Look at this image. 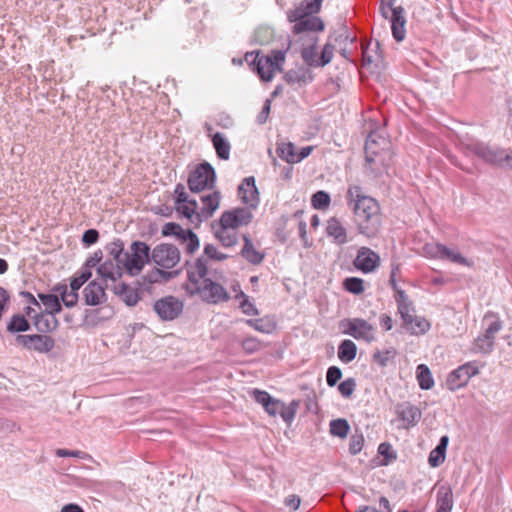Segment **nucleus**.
<instances>
[{"label":"nucleus","instance_id":"nucleus-1","mask_svg":"<svg viewBox=\"0 0 512 512\" xmlns=\"http://www.w3.org/2000/svg\"><path fill=\"white\" fill-rule=\"evenodd\" d=\"M347 201L354 212V221L359 233L366 237H374L381 226L380 206L378 202L362 194L358 185L350 186L347 191Z\"/></svg>","mask_w":512,"mask_h":512},{"label":"nucleus","instance_id":"nucleus-2","mask_svg":"<svg viewBox=\"0 0 512 512\" xmlns=\"http://www.w3.org/2000/svg\"><path fill=\"white\" fill-rule=\"evenodd\" d=\"M390 142L376 132H371L365 142V160L375 175L382 174L391 161Z\"/></svg>","mask_w":512,"mask_h":512},{"label":"nucleus","instance_id":"nucleus-3","mask_svg":"<svg viewBox=\"0 0 512 512\" xmlns=\"http://www.w3.org/2000/svg\"><path fill=\"white\" fill-rule=\"evenodd\" d=\"M229 255L220 252L213 244H205L203 254L199 256L193 263L186 261L188 280L191 284H197L201 278L208 274V261H224Z\"/></svg>","mask_w":512,"mask_h":512},{"label":"nucleus","instance_id":"nucleus-4","mask_svg":"<svg viewBox=\"0 0 512 512\" xmlns=\"http://www.w3.org/2000/svg\"><path fill=\"white\" fill-rule=\"evenodd\" d=\"M152 250L143 241L136 240L130 244L129 251L124 257V268L130 276L139 275L144 267L152 262Z\"/></svg>","mask_w":512,"mask_h":512},{"label":"nucleus","instance_id":"nucleus-5","mask_svg":"<svg viewBox=\"0 0 512 512\" xmlns=\"http://www.w3.org/2000/svg\"><path fill=\"white\" fill-rule=\"evenodd\" d=\"M309 41L310 43L308 45H304L300 50L303 62L311 68L324 67L329 64L333 59L335 46L330 43H326L320 53V56H318V37L311 36Z\"/></svg>","mask_w":512,"mask_h":512},{"label":"nucleus","instance_id":"nucleus-6","mask_svg":"<svg viewBox=\"0 0 512 512\" xmlns=\"http://www.w3.org/2000/svg\"><path fill=\"white\" fill-rule=\"evenodd\" d=\"M216 183V172L213 166L204 161L198 164L190 173L187 179L188 188L193 193H199L206 189L214 188Z\"/></svg>","mask_w":512,"mask_h":512},{"label":"nucleus","instance_id":"nucleus-7","mask_svg":"<svg viewBox=\"0 0 512 512\" xmlns=\"http://www.w3.org/2000/svg\"><path fill=\"white\" fill-rule=\"evenodd\" d=\"M394 299L397 304V313L401 318L399 333L414 335L416 333V316L413 300L405 291H397V295H394Z\"/></svg>","mask_w":512,"mask_h":512},{"label":"nucleus","instance_id":"nucleus-8","mask_svg":"<svg viewBox=\"0 0 512 512\" xmlns=\"http://www.w3.org/2000/svg\"><path fill=\"white\" fill-rule=\"evenodd\" d=\"M471 151L485 163L495 166H502L503 163H506L512 168V153L508 150L485 143H475L471 146Z\"/></svg>","mask_w":512,"mask_h":512},{"label":"nucleus","instance_id":"nucleus-9","mask_svg":"<svg viewBox=\"0 0 512 512\" xmlns=\"http://www.w3.org/2000/svg\"><path fill=\"white\" fill-rule=\"evenodd\" d=\"M202 285L193 284L194 290L190 291L191 294H199L203 301L209 304H218L220 302H227L230 296L227 290L219 283L214 282L206 276L201 278Z\"/></svg>","mask_w":512,"mask_h":512},{"label":"nucleus","instance_id":"nucleus-10","mask_svg":"<svg viewBox=\"0 0 512 512\" xmlns=\"http://www.w3.org/2000/svg\"><path fill=\"white\" fill-rule=\"evenodd\" d=\"M152 262L163 269L174 268L181 259L178 247L169 243H160L152 249Z\"/></svg>","mask_w":512,"mask_h":512},{"label":"nucleus","instance_id":"nucleus-11","mask_svg":"<svg viewBox=\"0 0 512 512\" xmlns=\"http://www.w3.org/2000/svg\"><path fill=\"white\" fill-rule=\"evenodd\" d=\"M183 302L177 297L169 295L154 302L153 309L162 321H172L183 311Z\"/></svg>","mask_w":512,"mask_h":512},{"label":"nucleus","instance_id":"nucleus-12","mask_svg":"<svg viewBox=\"0 0 512 512\" xmlns=\"http://www.w3.org/2000/svg\"><path fill=\"white\" fill-rule=\"evenodd\" d=\"M342 327L344 328L343 333L352 336L356 340L370 343L375 339L374 327L364 319H348L342 323Z\"/></svg>","mask_w":512,"mask_h":512},{"label":"nucleus","instance_id":"nucleus-13","mask_svg":"<svg viewBox=\"0 0 512 512\" xmlns=\"http://www.w3.org/2000/svg\"><path fill=\"white\" fill-rule=\"evenodd\" d=\"M380 12L381 15L389 19L391 22V29L393 37L396 41H402L405 37V19L402 15L403 8L402 7H394V5H383L382 1H380Z\"/></svg>","mask_w":512,"mask_h":512},{"label":"nucleus","instance_id":"nucleus-14","mask_svg":"<svg viewBox=\"0 0 512 512\" xmlns=\"http://www.w3.org/2000/svg\"><path fill=\"white\" fill-rule=\"evenodd\" d=\"M479 373L478 366L473 362L465 363L453 370L447 377L446 385L451 391L464 387L470 378Z\"/></svg>","mask_w":512,"mask_h":512},{"label":"nucleus","instance_id":"nucleus-15","mask_svg":"<svg viewBox=\"0 0 512 512\" xmlns=\"http://www.w3.org/2000/svg\"><path fill=\"white\" fill-rule=\"evenodd\" d=\"M15 341L18 345L28 350H35L40 353H47L55 346L54 339L42 333L33 335L19 334L16 336Z\"/></svg>","mask_w":512,"mask_h":512},{"label":"nucleus","instance_id":"nucleus-16","mask_svg":"<svg viewBox=\"0 0 512 512\" xmlns=\"http://www.w3.org/2000/svg\"><path fill=\"white\" fill-rule=\"evenodd\" d=\"M253 214L248 208H234L224 211L219 219V225L235 230L251 223Z\"/></svg>","mask_w":512,"mask_h":512},{"label":"nucleus","instance_id":"nucleus-17","mask_svg":"<svg viewBox=\"0 0 512 512\" xmlns=\"http://www.w3.org/2000/svg\"><path fill=\"white\" fill-rule=\"evenodd\" d=\"M502 329L500 320L492 321L485 332L474 340L473 350L477 353L489 354L494 348L496 334Z\"/></svg>","mask_w":512,"mask_h":512},{"label":"nucleus","instance_id":"nucleus-18","mask_svg":"<svg viewBox=\"0 0 512 512\" xmlns=\"http://www.w3.org/2000/svg\"><path fill=\"white\" fill-rule=\"evenodd\" d=\"M245 60L254 66V69L262 80H272L275 70L272 64V57L261 55L259 51L248 52L245 55Z\"/></svg>","mask_w":512,"mask_h":512},{"label":"nucleus","instance_id":"nucleus-19","mask_svg":"<svg viewBox=\"0 0 512 512\" xmlns=\"http://www.w3.org/2000/svg\"><path fill=\"white\" fill-rule=\"evenodd\" d=\"M297 14L294 12H288V19L290 22H295L293 26V33L300 34L306 31H323L325 28L324 22L317 16H303L299 19H295Z\"/></svg>","mask_w":512,"mask_h":512},{"label":"nucleus","instance_id":"nucleus-20","mask_svg":"<svg viewBox=\"0 0 512 512\" xmlns=\"http://www.w3.org/2000/svg\"><path fill=\"white\" fill-rule=\"evenodd\" d=\"M379 255L368 247H361L354 259V266L363 273H370L379 265Z\"/></svg>","mask_w":512,"mask_h":512},{"label":"nucleus","instance_id":"nucleus-21","mask_svg":"<svg viewBox=\"0 0 512 512\" xmlns=\"http://www.w3.org/2000/svg\"><path fill=\"white\" fill-rule=\"evenodd\" d=\"M238 192L243 203L251 208H256L259 203V192L256 187L255 178L249 176L243 179L238 187Z\"/></svg>","mask_w":512,"mask_h":512},{"label":"nucleus","instance_id":"nucleus-22","mask_svg":"<svg viewBox=\"0 0 512 512\" xmlns=\"http://www.w3.org/2000/svg\"><path fill=\"white\" fill-rule=\"evenodd\" d=\"M221 200V193L219 191H214L212 193L203 195L201 197V202L203 204L200 211L197 213V221L201 222L203 220H208L214 214V212L219 208Z\"/></svg>","mask_w":512,"mask_h":512},{"label":"nucleus","instance_id":"nucleus-23","mask_svg":"<svg viewBox=\"0 0 512 512\" xmlns=\"http://www.w3.org/2000/svg\"><path fill=\"white\" fill-rule=\"evenodd\" d=\"M32 322L35 329L42 334L53 332L59 326L56 314L52 312H40L36 313L32 317Z\"/></svg>","mask_w":512,"mask_h":512},{"label":"nucleus","instance_id":"nucleus-24","mask_svg":"<svg viewBox=\"0 0 512 512\" xmlns=\"http://www.w3.org/2000/svg\"><path fill=\"white\" fill-rule=\"evenodd\" d=\"M112 290L127 306H135L140 300L138 288L124 282L115 284Z\"/></svg>","mask_w":512,"mask_h":512},{"label":"nucleus","instance_id":"nucleus-25","mask_svg":"<svg viewBox=\"0 0 512 512\" xmlns=\"http://www.w3.org/2000/svg\"><path fill=\"white\" fill-rule=\"evenodd\" d=\"M111 259H107L97 267V274L103 280H112L115 282L120 279L123 275L124 267Z\"/></svg>","mask_w":512,"mask_h":512},{"label":"nucleus","instance_id":"nucleus-26","mask_svg":"<svg viewBox=\"0 0 512 512\" xmlns=\"http://www.w3.org/2000/svg\"><path fill=\"white\" fill-rule=\"evenodd\" d=\"M83 297L86 305L97 306L105 300V289L96 281H92L84 288Z\"/></svg>","mask_w":512,"mask_h":512},{"label":"nucleus","instance_id":"nucleus-27","mask_svg":"<svg viewBox=\"0 0 512 512\" xmlns=\"http://www.w3.org/2000/svg\"><path fill=\"white\" fill-rule=\"evenodd\" d=\"M395 412L398 420L401 422V427L408 428L409 426L414 425L416 411L411 403L403 402L397 404Z\"/></svg>","mask_w":512,"mask_h":512},{"label":"nucleus","instance_id":"nucleus-28","mask_svg":"<svg viewBox=\"0 0 512 512\" xmlns=\"http://www.w3.org/2000/svg\"><path fill=\"white\" fill-rule=\"evenodd\" d=\"M448 443L449 437L444 435L440 438L438 445L430 452L428 463L431 467H438L445 461Z\"/></svg>","mask_w":512,"mask_h":512},{"label":"nucleus","instance_id":"nucleus-29","mask_svg":"<svg viewBox=\"0 0 512 512\" xmlns=\"http://www.w3.org/2000/svg\"><path fill=\"white\" fill-rule=\"evenodd\" d=\"M244 246L241 249V256L253 265L260 264L264 259V254L254 248V245L248 235H243Z\"/></svg>","mask_w":512,"mask_h":512},{"label":"nucleus","instance_id":"nucleus-30","mask_svg":"<svg viewBox=\"0 0 512 512\" xmlns=\"http://www.w3.org/2000/svg\"><path fill=\"white\" fill-rule=\"evenodd\" d=\"M284 80L288 84H307L313 80L310 71L307 68L299 67L288 70L284 75Z\"/></svg>","mask_w":512,"mask_h":512},{"label":"nucleus","instance_id":"nucleus-31","mask_svg":"<svg viewBox=\"0 0 512 512\" xmlns=\"http://www.w3.org/2000/svg\"><path fill=\"white\" fill-rule=\"evenodd\" d=\"M211 141L216 151L218 158L228 160L230 157V143L221 132H216L212 135Z\"/></svg>","mask_w":512,"mask_h":512},{"label":"nucleus","instance_id":"nucleus-32","mask_svg":"<svg viewBox=\"0 0 512 512\" xmlns=\"http://www.w3.org/2000/svg\"><path fill=\"white\" fill-rule=\"evenodd\" d=\"M323 0H303L294 10H290V12H294L297 14L295 19H299L303 16H314L321 10Z\"/></svg>","mask_w":512,"mask_h":512},{"label":"nucleus","instance_id":"nucleus-33","mask_svg":"<svg viewBox=\"0 0 512 512\" xmlns=\"http://www.w3.org/2000/svg\"><path fill=\"white\" fill-rule=\"evenodd\" d=\"M327 235L333 237L337 244H345L347 242L346 229L336 218L328 220L326 227Z\"/></svg>","mask_w":512,"mask_h":512},{"label":"nucleus","instance_id":"nucleus-34","mask_svg":"<svg viewBox=\"0 0 512 512\" xmlns=\"http://www.w3.org/2000/svg\"><path fill=\"white\" fill-rule=\"evenodd\" d=\"M453 493L450 487L441 486L437 492V512H451Z\"/></svg>","mask_w":512,"mask_h":512},{"label":"nucleus","instance_id":"nucleus-35","mask_svg":"<svg viewBox=\"0 0 512 512\" xmlns=\"http://www.w3.org/2000/svg\"><path fill=\"white\" fill-rule=\"evenodd\" d=\"M214 235L224 248L233 247L238 243L237 233L231 228H224V226L218 224Z\"/></svg>","mask_w":512,"mask_h":512},{"label":"nucleus","instance_id":"nucleus-36","mask_svg":"<svg viewBox=\"0 0 512 512\" xmlns=\"http://www.w3.org/2000/svg\"><path fill=\"white\" fill-rule=\"evenodd\" d=\"M105 250L110 256L111 260L122 264L121 267H124V257L126 256L127 251H125L124 243L121 239H115L114 241L108 243L105 246Z\"/></svg>","mask_w":512,"mask_h":512},{"label":"nucleus","instance_id":"nucleus-37","mask_svg":"<svg viewBox=\"0 0 512 512\" xmlns=\"http://www.w3.org/2000/svg\"><path fill=\"white\" fill-rule=\"evenodd\" d=\"M7 331L11 334H17L29 331L31 324L23 314H13L7 323Z\"/></svg>","mask_w":512,"mask_h":512},{"label":"nucleus","instance_id":"nucleus-38","mask_svg":"<svg viewBox=\"0 0 512 512\" xmlns=\"http://www.w3.org/2000/svg\"><path fill=\"white\" fill-rule=\"evenodd\" d=\"M178 242L183 245L184 251L188 255L194 254L200 247V240L191 229H186Z\"/></svg>","mask_w":512,"mask_h":512},{"label":"nucleus","instance_id":"nucleus-39","mask_svg":"<svg viewBox=\"0 0 512 512\" xmlns=\"http://www.w3.org/2000/svg\"><path fill=\"white\" fill-rule=\"evenodd\" d=\"M357 355L356 344L349 339L343 340L338 347V358L344 362L349 363L355 359Z\"/></svg>","mask_w":512,"mask_h":512},{"label":"nucleus","instance_id":"nucleus-40","mask_svg":"<svg viewBox=\"0 0 512 512\" xmlns=\"http://www.w3.org/2000/svg\"><path fill=\"white\" fill-rule=\"evenodd\" d=\"M38 299L46 307L43 312H52V314H59L62 311V304L57 294L39 293Z\"/></svg>","mask_w":512,"mask_h":512},{"label":"nucleus","instance_id":"nucleus-41","mask_svg":"<svg viewBox=\"0 0 512 512\" xmlns=\"http://www.w3.org/2000/svg\"><path fill=\"white\" fill-rule=\"evenodd\" d=\"M329 427L331 435L342 439L347 437L350 430V425L344 418L331 420Z\"/></svg>","mask_w":512,"mask_h":512},{"label":"nucleus","instance_id":"nucleus-42","mask_svg":"<svg viewBox=\"0 0 512 512\" xmlns=\"http://www.w3.org/2000/svg\"><path fill=\"white\" fill-rule=\"evenodd\" d=\"M299 404L300 402L298 400H292L288 405L282 401V407L281 410H279V415L286 424L290 425L295 419Z\"/></svg>","mask_w":512,"mask_h":512},{"label":"nucleus","instance_id":"nucleus-43","mask_svg":"<svg viewBox=\"0 0 512 512\" xmlns=\"http://www.w3.org/2000/svg\"><path fill=\"white\" fill-rule=\"evenodd\" d=\"M418 385L424 390H429L434 386L432 374L425 364L418 365Z\"/></svg>","mask_w":512,"mask_h":512},{"label":"nucleus","instance_id":"nucleus-44","mask_svg":"<svg viewBox=\"0 0 512 512\" xmlns=\"http://www.w3.org/2000/svg\"><path fill=\"white\" fill-rule=\"evenodd\" d=\"M441 259L449 260L453 263L467 266V267H470L473 264L470 260L463 257L459 251H457L455 249L448 248L446 246H444V248L442 250V258Z\"/></svg>","mask_w":512,"mask_h":512},{"label":"nucleus","instance_id":"nucleus-45","mask_svg":"<svg viewBox=\"0 0 512 512\" xmlns=\"http://www.w3.org/2000/svg\"><path fill=\"white\" fill-rule=\"evenodd\" d=\"M276 152L278 156L287 163H296V150L293 143H281L278 145Z\"/></svg>","mask_w":512,"mask_h":512},{"label":"nucleus","instance_id":"nucleus-46","mask_svg":"<svg viewBox=\"0 0 512 512\" xmlns=\"http://www.w3.org/2000/svg\"><path fill=\"white\" fill-rule=\"evenodd\" d=\"M331 202L329 193L323 190H319L312 195L311 203L315 209L323 210L326 209Z\"/></svg>","mask_w":512,"mask_h":512},{"label":"nucleus","instance_id":"nucleus-47","mask_svg":"<svg viewBox=\"0 0 512 512\" xmlns=\"http://www.w3.org/2000/svg\"><path fill=\"white\" fill-rule=\"evenodd\" d=\"M343 287L346 291L359 295L364 291V281L358 277H348L344 280Z\"/></svg>","mask_w":512,"mask_h":512},{"label":"nucleus","instance_id":"nucleus-48","mask_svg":"<svg viewBox=\"0 0 512 512\" xmlns=\"http://www.w3.org/2000/svg\"><path fill=\"white\" fill-rule=\"evenodd\" d=\"M185 230L186 229L182 228L181 225H179L178 223L168 222L163 225L161 234L164 237L174 236L176 240L179 241L180 238L185 233Z\"/></svg>","mask_w":512,"mask_h":512},{"label":"nucleus","instance_id":"nucleus-49","mask_svg":"<svg viewBox=\"0 0 512 512\" xmlns=\"http://www.w3.org/2000/svg\"><path fill=\"white\" fill-rule=\"evenodd\" d=\"M198 207V204H197V201L196 200H191L185 204H177L175 206L177 212H179L182 216H184L185 218L193 221V217L195 216L197 218V213L196 212V209Z\"/></svg>","mask_w":512,"mask_h":512},{"label":"nucleus","instance_id":"nucleus-50","mask_svg":"<svg viewBox=\"0 0 512 512\" xmlns=\"http://www.w3.org/2000/svg\"><path fill=\"white\" fill-rule=\"evenodd\" d=\"M378 453L384 457V460L381 462L382 465H388L396 459V453L388 442H383L378 446Z\"/></svg>","mask_w":512,"mask_h":512},{"label":"nucleus","instance_id":"nucleus-51","mask_svg":"<svg viewBox=\"0 0 512 512\" xmlns=\"http://www.w3.org/2000/svg\"><path fill=\"white\" fill-rule=\"evenodd\" d=\"M355 388L356 382L354 378H348L338 385L340 394L345 398H349L353 394Z\"/></svg>","mask_w":512,"mask_h":512},{"label":"nucleus","instance_id":"nucleus-52","mask_svg":"<svg viewBox=\"0 0 512 512\" xmlns=\"http://www.w3.org/2000/svg\"><path fill=\"white\" fill-rule=\"evenodd\" d=\"M342 377V371L337 366H331L327 369L326 383L329 387H334Z\"/></svg>","mask_w":512,"mask_h":512},{"label":"nucleus","instance_id":"nucleus-53","mask_svg":"<svg viewBox=\"0 0 512 512\" xmlns=\"http://www.w3.org/2000/svg\"><path fill=\"white\" fill-rule=\"evenodd\" d=\"M444 245L438 243H429L423 247L424 254L432 258H442Z\"/></svg>","mask_w":512,"mask_h":512},{"label":"nucleus","instance_id":"nucleus-54","mask_svg":"<svg viewBox=\"0 0 512 512\" xmlns=\"http://www.w3.org/2000/svg\"><path fill=\"white\" fill-rule=\"evenodd\" d=\"M252 395L255 402L260 404L263 408L273 399L268 392L259 389H254Z\"/></svg>","mask_w":512,"mask_h":512},{"label":"nucleus","instance_id":"nucleus-55","mask_svg":"<svg viewBox=\"0 0 512 512\" xmlns=\"http://www.w3.org/2000/svg\"><path fill=\"white\" fill-rule=\"evenodd\" d=\"M364 439L362 435H353L350 438L349 452L352 455L358 454L363 448Z\"/></svg>","mask_w":512,"mask_h":512},{"label":"nucleus","instance_id":"nucleus-56","mask_svg":"<svg viewBox=\"0 0 512 512\" xmlns=\"http://www.w3.org/2000/svg\"><path fill=\"white\" fill-rule=\"evenodd\" d=\"M175 194V205L177 204H185L189 202L188 194L185 191V186L181 183H178L174 190Z\"/></svg>","mask_w":512,"mask_h":512},{"label":"nucleus","instance_id":"nucleus-57","mask_svg":"<svg viewBox=\"0 0 512 512\" xmlns=\"http://www.w3.org/2000/svg\"><path fill=\"white\" fill-rule=\"evenodd\" d=\"M240 309L242 310V312L245 314V315H249V316H257L259 314V311L258 309L256 308V306L249 300V298H244V300H242L240 302V305H239Z\"/></svg>","mask_w":512,"mask_h":512},{"label":"nucleus","instance_id":"nucleus-58","mask_svg":"<svg viewBox=\"0 0 512 512\" xmlns=\"http://www.w3.org/2000/svg\"><path fill=\"white\" fill-rule=\"evenodd\" d=\"M285 51L283 50H273L272 54L269 55L272 57V64L275 70L282 71V64L285 61Z\"/></svg>","mask_w":512,"mask_h":512},{"label":"nucleus","instance_id":"nucleus-59","mask_svg":"<svg viewBox=\"0 0 512 512\" xmlns=\"http://www.w3.org/2000/svg\"><path fill=\"white\" fill-rule=\"evenodd\" d=\"M242 348L248 353H254L259 350L260 342L254 337L245 338L242 343Z\"/></svg>","mask_w":512,"mask_h":512},{"label":"nucleus","instance_id":"nucleus-60","mask_svg":"<svg viewBox=\"0 0 512 512\" xmlns=\"http://www.w3.org/2000/svg\"><path fill=\"white\" fill-rule=\"evenodd\" d=\"M281 407H282V401L279 399L273 398L269 402V404H267L264 407V410L268 415L275 417V416L279 415V410H281Z\"/></svg>","mask_w":512,"mask_h":512},{"label":"nucleus","instance_id":"nucleus-61","mask_svg":"<svg viewBox=\"0 0 512 512\" xmlns=\"http://www.w3.org/2000/svg\"><path fill=\"white\" fill-rule=\"evenodd\" d=\"M393 354V351L386 350V351H376L373 354V361L380 366L384 367L387 365L389 358Z\"/></svg>","mask_w":512,"mask_h":512},{"label":"nucleus","instance_id":"nucleus-62","mask_svg":"<svg viewBox=\"0 0 512 512\" xmlns=\"http://www.w3.org/2000/svg\"><path fill=\"white\" fill-rule=\"evenodd\" d=\"M99 239V232L96 229H88L82 235V242L87 245L95 244Z\"/></svg>","mask_w":512,"mask_h":512},{"label":"nucleus","instance_id":"nucleus-63","mask_svg":"<svg viewBox=\"0 0 512 512\" xmlns=\"http://www.w3.org/2000/svg\"><path fill=\"white\" fill-rule=\"evenodd\" d=\"M61 301L68 308L75 306L78 302V292L70 289L62 295Z\"/></svg>","mask_w":512,"mask_h":512},{"label":"nucleus","instance_id":"nucleus-64","mask_svg":"<svg viewBox=\"0 0 512 512\" xmlns=\"http://www.w3.org/2000/svg\"><path fill=\"white\" fill-rule=\"evenodd\" d=\"M270 110H271V100L266 99L264 102V105L262 107V110L260 111V113L257 115V118H256V122L259 125H263L264 123H266V121L269 117Z\"/></svg>","mask_w":512,"mask_h":512}]
</instances>
